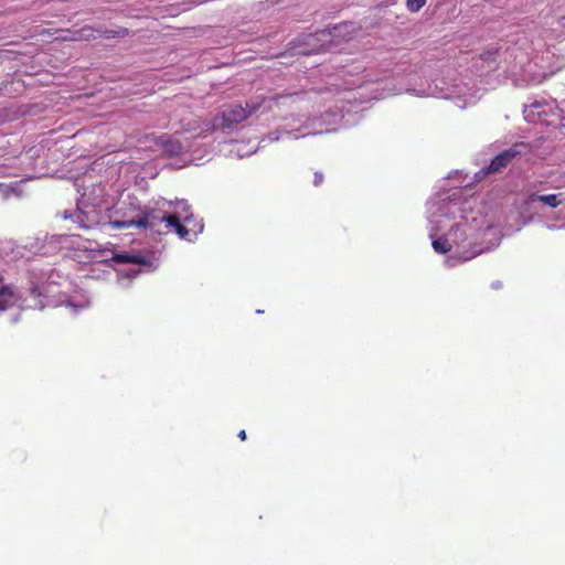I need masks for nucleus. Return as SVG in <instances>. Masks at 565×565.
<instances>
[{
  "instance_id": "nucleus-15",
  "label": "nucleus",
  "mask_w": 565,
  "mask_h": 565,
  "mask_svg": "<svg viewBox=\"0 0 565 565\" xmlns=\"http://www.w3.org/2000/svg\"><path fill=\"white\" fill-rule=\"evenodd\" d=\"M238 438L242 440V441H245L247 436H246V431L243 429L238 433Z\"/></svg>"
},
{
  "instance_id": "nucleus-7",
  "label": "nucleus",
  "mask_w": 565,
  "mask_h": 565,
  "mask_svg": "<svg viewBox=\"0 0 565 565\" xmlns=\"http://www.w3.org/2000/svg\"><path fill=\"white\" fill-rule=\"evenodd\" d=\"M62 216L64 220H74V222L77 224L76 228L78 230L88 228L84 222V213L79 210H75L73 212L65 211Z\"/></svg>"
},
{
  "instance_id": "nucleus-13",
  "label": "nucleus",
  "mask_w": 565,
  "mask_h": 565,
  "mask_svg": "<svg viewBox=\"0 0 565 565\" xmlns=\"http://www.w3.org/2000/svg\"><path fill=\"white\" fill-rule=\"evenodd\" d=\"M127 31L126 30H122V31H118V32H113V31H105L104 34L106 38H114L116 34H126Z\"/></svg>"
},
{
  "instance_id": "nucleus-14",
  "label": "nucleus",
  "mask_w": 565,
  "mask_h": 565,
  "mask_svg": "<svg viewBox=\"0 0 565 565\" xmlns=\"http://www.w3.org/2000/svg\"><path fill=\"white\" fill-rule=\"evenodd\" d=\"M539 198H542V195H539V194H535V193H532L531 195H529L527 198V203H533V202H536L539 201Z\"/></svg>"
},
{
  "instance_id": "nucleus-6",
  "label": "nucleus",
  "mask_w": 565,
  "mask_h": 565,
  "mask_svg": "<svg viewBox=\"0 0 565 565\" xmlns=\"http://www.w3.org/2000/svg\"><path fill=\"white\" fill-rule=\"evenodd\" d=\"M70 35L60 36L62 40L78 41L95 39L94 30L90 26H84L75 32L68 31Z\"/></svg>"
},
{
  "instance_id": "nucleus-8",
  "label": "nucleus",
  "mask_w": 565,
  "mask_h": 565,
  "mask_svg": "<svg viewBox=\"0 0 565 565\" xmlns=\"http://www.w3.org/2000/svg\"><path fill=\"white\" fill-rule=\"evenodd\" d=\"M113 259L119 264H141L142 260L138 256L128 254H115Z\"/></svg>"
},
{
  "instance_id": "nucleus-1",
  "label": "nucleus",
  "mask_w": 565,
  "mask_h": 565,
  "mask_svg": "<svg viewBox=\"0 0 565 565\" xmlns=\"http://www.w3.org/2000/svg\"><path fill=\"white\" fill-rule=\"evenodd\" d=\"M163 222L166 223L168 231L174 230V232L182 238L188 236L189 231L180 222L177 214H166L158 210L142 211L141 215L137 220L113 221L111 226L117 230L138 227L157 231V227Z\"/></svg>"
},
{
  "instance_id": "nucleus-9",
  "label": "nucleus",
  "mask_w": 565,
  "mask_h": 565,
  "mask_svg": "<svg viewBox=\"0 0 565 565\" xmlns=\"http://www.w3.org/2000/svg\"><path fill=\"white\" fill-rule=\"evenodd\" d=\"M434 249L439 254H446L451 250V244L447 238H438L433 242Z\"/></svg>"
},
{
  "instance_id": "nucleus-16",
  "label": "nucleus",
  "mask_w": 565,
  "mask_h": 565,
  "mask_svg": "<svg viewBox=\"0 0 565 565\" xmlns=\"http://www.w3.org/2000/svg\"><path fill=\"white\" fill-rule=\"evenodd\" d=\"M0 280H4L3 276L0 274Z\"/></svg>"
},
{
  "instance_id": "nucleus-11",
  "label": "nucleus",
  "mask_w": 565,
  "mask_h": 565,
  "mask_svg": "<svg viewBox=\"0 0 565 565\" xmlns=\"http://www.w3.org/2000/svg\"><path fill=\"white\" fill-rule=\"evenodd\" d=\"M426 3V0H406V7L411 12H418Z\"/></svg>"
},
{
  "instance_id": "nucleus-2",
  "label": "nucleus",
  "mask_w": 565,
  "mask_h": 565,
  "mask_svg": "<svg viewBox=\"0 0 565 565\" xmlns=\"http://www.w3.org/2000/svg\"><path fill=\"white\" fill-rule=\"evenodd\" d=\"M265 97H257L255 100L247 102L245 107L239 104L230 105L218 116L214 118L211 130L216 128L227 129L234 125L241 124L255 114L264 104Z\"/></svg>"
},
{
  "instance_id": "nucleus-3",
  "label": "nucleus",
  "mask_w": 565,
  "mask_h": 565,
  "mask_svg": "<svg viewBox=\"0 0 565 565\" xmlns=\"http://www.w3.org/2000/svg\"><path fill=\"white\" fill-rule=\"evenodd\" d=\"M353 28L350 23H342L334 25L330 30H320L315 34L309 35L310 39H317L322 42L319 49L315 52L324 51L326 47L337 46L341 41H348L351 39Z\"/></svg>"
},
{
  "instance_id": "nucleus-5",
  "label": "nucleus",
  "mask_w": 565,
  "mask_h": 565,
  "mask_svg": "<svg viewBox=\"0 0 565 565\" xmlns=\"http://www.w3.org/2000/svg\"><path fill=\"white\" fill-rule=\"evenodd\" d=\"M520 152L514 149H508L495 156L486 168L487 173L499 172L505 168Z\"/></svg>"
},
{
  "instance_id": "nucleus-10",
  "label": "nucleus",
  "mask_w": 565,
  "mask_h": 565,
  "mask_svg": "<svg viewBox=\"0 0 565 565\" xmlns=\"http://www.w3.org/2000/svg\"><path fill=\"white\" fill-rule=\"evenodd\" d=\"M561 194H546L542 195V198H539L540 202H543L544 204L555 209L558 205H561L562 200L559 199Z\"/></svg>"
},
{
  "instance_id": "nucleus-12",
  "label": "nucleus",
  "mask_w": 565,
  "mask_h": 565,
  "mask_svg": "<svg viewBox=\"0 0 565 565\" xmlns=\"http://www.w3.org/2000/svg\"><path fill=\"white\" fill-rule=\"evenodd\" d=\"M322 182H323V174L320 172H315L313 184L316 186H318V185L322 184Z\"/></svg>"
},
{
  "instance_id": "nucleus-4",
  "label": "nucleus",
  "mask_w": 565,
  "mask_h": 565,
  "mask_svg": "<svg viewBox=\"0 0 565 565\" xmlns=\"http://www.w3.org/2000/svg\"><path fill=\"white\" fill-rule=\"evenodd\" d=\"M21 300L22 295L14 285L0 280V313L13 308Z\"/></svg>"
}]
</instances>
